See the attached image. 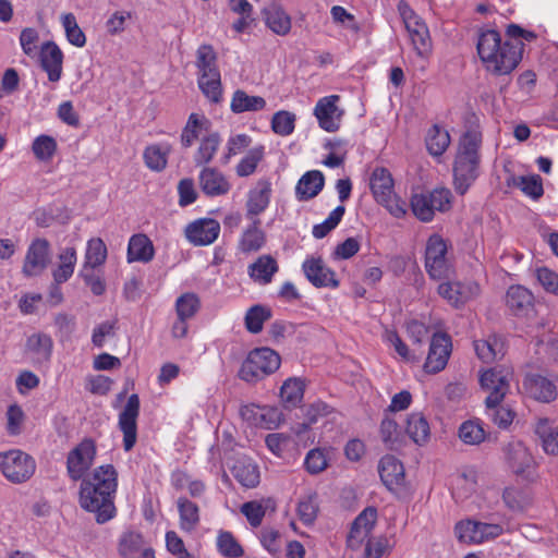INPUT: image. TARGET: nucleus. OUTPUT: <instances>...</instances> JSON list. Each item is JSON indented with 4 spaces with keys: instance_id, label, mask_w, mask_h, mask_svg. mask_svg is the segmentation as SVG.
<instances>
[{
    "instance_id": "f257e3e1",
    "label": "nucleus",
    "mask_w": 558,
    "mask_h": 558,
    "mask_svg": "<svg viewBox=\"0 0 558 558\" xmlns=\"http://www.w3.org/2000/svg\"><path fill=\"white\" fill-rule=\"evenodd\" d=\"M117 492L118 471L112 464L99 465L81 480L80 507L93 513L98 524H105L117 517Z\"/></svg>"
},
{
    "instance_id": "f03ea898",
    "label": "nucleus",
    "mask_w": 558,
    "mask_h": 558,
    "mask_svg": "<svg viewBox=\"0 0 558 558\" xmlns=\"http://www.w3.org/2000/svg\"><path fill=\"white\" fill-rule=\"evenodd\" d=\"M524 44L511 40L502 41L495 29L480 33L476 49L484 68L495 75L511 73L522 59Z\"/></svg>"
},
{
    "instance_id": "7ed1b4c3",
    "label": "nucleus",
    "mask_w": 558,
    "mask_h": 558,
    "mask_svg": "<svg viewBox=\"0 0 558 558\" xmlns=\"http://www.w3.org/2000/svg\"><path fill=\"white\" fill-rule=\"evenodd\" d=\"M481 145L482 132L477 126L469 129L460 138L453 165L454 190L460 195H464L478 177Z\"/></svg>"
},
{
    "instance_id": "20e7f679",
    "label": "nucleus",
    "mask_w": 558,
    "mask_h": 558,
    "mask_svg": "<svg viewBox=\"0 0 558 558\" xmlns=\"http://www.w3.org/2000/svg\"><path fill=\"white\" fill-rule=\"evenodd\" d=\"M369 190L374 201L395 218H404L408 204L395 191V180L389 169L376 167L369 175Z\"/></svg>"
},
{
    "instance_id": "39448f33",
    "label": "nucleus",
    "mask_w": 558,
    "mask_h": 558,
    "mask_svg": "<svg viewBox=\"0 0 558 558\" xmlns=\"http://www.w3.org/2000/svg\"><path fill=\"white\" fill-rule=\"evenodd\" d=\"M280 365L281 357L275 350L267 347L256 348L242 362L238 376L245 383L255 384L277 372Z\"/></svg>"
},
{
    "instance_id": "423d86ee",
    "label": "nucleus",
    "mask_w": 558,
    "mask_h": 558,
    "mask_svg": "<svg viewBox=\"0 0 558 558\" xmlns=\"http://www.w3.org/2000/svg\"><path fill=\"white\" fill-rule=\"evenodd\" d=\"M398 12L409 33L411 44L416 54L427 58L432 53L433 43L426 23L421 19L405 0L397 4Z\"/></svg>"
},
{
    "instance_id": "0eeeda50",
    "label": "nucleus",
    "mask_w": 558,
    "mask_h": 558,
    "mask_svg": "<svg viewBox=\"0 0 558 558\" xmlns=\"http://www.w3.org/2000/svg\"><path fill=\"white\" fill-rule=\"evenodd\" d=\"M447 254V241L438 233L432 234L426 241L424 255V266L430 279H448L453 274V266Z\"/></svg>"
},
{
    "instance_id": "6e6552de",
    "label": "nucleus",
    "mask_w": 558,
    "mask_h": 558,
    "mask_svg": "<svg viewBox=\"0 0 558 558\" xmlns=\"http://www.w3.org/2000/svg\"><path fill=\"white\" fill-rule=\"evenodd\" d=\"M35 470L36 462L28 453L20 449L0 452V471L11 483L21 484L28 481Z\"/></svg>"
},
{
    "instance_id": "1a4fd4ad",
    "label": "nucleus",
    "mask_w": 558,
    "mask_h": 558,
    "mask_svg": "<svg viewBox=\"0 0 558 558\" xmlns=\"http://www.w3.org/2000/svg\"><path fill=\"white\" fill-rule=\"evenodd\" d=\"M96 445L90 438L83 439L66 457V473L74 481L83 480L96 458Z\"/></svg>"
},
{
    "instance_id": "9d476101",
    "label": "nucleus",
    "mask_w": 558,
    "mask_h": 558,
    "mask_svg": "<svg viewBox=\"0 0 558 558\" xmlns=\"http://www.w3.org/2000/svg\"><path fill=\"white\" fill-rule=\"evenodd\" d=\"M512 371L505 367H492L480 375L481 388L488 392L485 401H504L510 390Z\"/></svg>"
},
{
    "instance_id": "9b49d317",
    "label": "nucleus",
    "mask_w": 558,
    "mask_h": 558,
    "mask_svg": "<svg viewBox=\"0 0 558 558\" xmlns=\"http://www.w3.org/2000/svg\"><path fill=\"white\" fill-rule=\"evenodd\" d=\"M452 352V342L446 332H435L429 342L428 353L424 363L427 374H437L445 369Z\"/></svg>"
},
{
    "instance_id": "f8f14e48",
    "label": "nucleus",
    "mask_w": 558,
    "mask_h": 558,
    "mask_svg": "<svg viewBox=\"0 0 558 558\" xmlns=\"http://www.w3.org/2000/svg\"><path fill=\"white\" fill-rule=\"evenodd\" d=\"M140 398L136 393L129 397L126 404L119 414L118 426L123 434V449L130 451L137 440V417L140 415Z\"/></svg>"
},
{
    "instance_id": "ddd939ff",
    "label": "nucleus",
    "mask_w": 558,
    "mask_h": 558,
    "mask_svg": "<svg viewBox=\"0 0 558 558\" xmlns=\"http://www.w3.org/2000/svg\"><path fill=\"white\" fill-rule=\"evenodd\" d=\"M377 521V510L374 507L365 508L353 521L347 538V545L352 550H360L365 547L368 539H372V532Z\"/></svg>"
},
{
    "instance_id": "4468645a",
    "label": "nucleus",
    "mask_w": 558,
    "mask_h": 558,
    "mask_svg": "<svg viewBox=\"0 0 558 558\" xmlns=\"http://www.w3.org/2000/svg\"><path fill=\"white\" fill-rule=\"evenodd\" d=\"M437 293L452 307L461 308L480 293V286L473 281H444Z\"/></svg>"
},
{
    "instance_id": "2eb2a0df",
    "label": "nucleus",
    "mask_w": 558,
    "mask_h": 558,
    "mask_svg": "<svg viewBox=\"0 0 558 558\" xmlns=\"http://www.w3.org/2000/svg\"><path fill=\"white\" fill-rule=\"evenodd\" d=\"M40 69L50 83H58L63 75L64 53L53 40L41 44L37 54Z\"/></svg>"
},
{
    "instance_id": "dca6fc26",
    "label": "nucleus",
    "mask_w": 558,
    "mask_h": 558,
    "mask_svg": "<svg viewBox=\"0 0 558 558\" xmlns=\"http://www.w3.org/2000/svg\"><path fill=\"white\" fill-rule=\"evenodd\" d=\"M339 95H329L318 99L314 108V116L318 125L326 132H336L340 128L343 111L338 108Z\"/></svg>"
},
{
    "instance_id": "f3484780",
    "label": "nucleus",
    "mask_w": 558,
    "mask_h": 558,
    "mask_svg": "<svg viewBox=\"0 0 558 558\" xmlns=\"http://www.w3.org/2000/svg\"><path fill=\"white\" fill-rule=\"evenodd\" d=\"M302 269L315 288L337 289L340 286L336 272L320 257H307L302 264Z\"/></svg>"
},
{
    "instance_id": "a211bd4d",
    "label": "nucleus",
    "mask_w": 558,
    "mask_h": 558,
    "mask_svg": "<svg viewBox=\"0 0 558 558\" xmlns=\"http://www.w3.org/2000/svg\"><path fill=\"white\" fill-rule=\"evenodd\" d=\"M50 244L46 239H35L29 244L24 264L23 274L27 277H33L41 274L48 265Z\"/></svg>"
},
{
    "instance_id": "6ab92c4d",
    "label": "nucleus",
    "mask_w": 558,
    "mask_h": 558,
    "mask_svg": "<svg viewBox=\"0 0 558 558\" xmlns=\"http://www.w3.org/2000/svg\"><path fill=\"white\" fill-rule=\"evenodd\" d=\"M220 233V225L213 218H201L187 225L186 239L195 246H206L214 243Z\"/></svg>"
},
{
    "instance_id": "aec40b11",
    "label": "nucleus",
    "mask_w": 558,
    "mask_h": 558,
    "mask_svg": "<svg viewBox=\"0 0 558 558\" xmlns=\"http://www.w3.org/2000/svg\"><path fill=\"white\" fill-rule=\"evenodd\" d=\"M198 184L202 192L209 197L227 195L232 187L223 172L215 167H203L198 173Z\"/></svg>"
},
{
    "instance_id": "412c9836",
    "label": "nucleus",
    "mask_w": 558,
    "mask_h": 558,
    "mask_svg": "<svg viewBox=\"0 0 558 558\" xmlns=\"http://www.w3.org/2000/svg\"><path fill=\"white\" fill-rule=\"evenodd\" d=\"M271 182L269 179H259L247 193L246 217L248 219H259L269 206L271 199Z\"/></svg>"
},
{
    "instance_id": "4be33fe9",
    "label": "nucleus",
    "mask_w": 558,
    "mask_h": 558,
    "mask_svg": "<svg viewBox=\"0 0 558 558\" xmlns=\"http://www.w3.org/2000/svg\"><path fill=\"white\" fill-rule=\"evenodd\" d=\"M211 128V121L204 113L192 112L180 134L182 148H190L203 135L213 133Z\"/></svg>"
},
{
    "instance_id": "5701e85b",
    "label": "nucleus",
    "mask_w": 558,
    "mask_h": 558,
    "mask_svg": "<svg viewBox=\"0 0 558 558\" xmlns=\"http://www.w3.org/2000/svg\"><path fill=\"white\" fill-rule=\"evenodd\" d=\"M526 393L541 402H550L557 397L556 385L548 378L538 374H529L523 380Z\"/></svg>"
},
{
    "instance_id": "b1692460",
    "label": "nucleus",
    "mask_w": 558,
    "mask_h": 558,
    "mask_svg": "<svg viewBox=\"0 0 558 558\" xmlns=\"http://www.w3.org/2000/svg\"><path fill=\"white\" fill-rule=\"evenodd\" d=\"M173 150L169 142H159L147 145L143 150V161L147 169L153 172H162Z\"/></svg>"
},
{
    "instance_id": "393cba45",
    "label": "nucleus",
    "mask_w": 558,
    "mask_h": 558,
    "mask_svg": "<svg viewBox=\"0 0 558 558\" xmlns=\"http://www.w3.org/2000/svg\"><path fill=\"white\" fill-rule=\"evenodd\" d=\"M378 473L384 485L390 490L401 486L404 482L403 464L391 454H386L380 459Z\"/></svg>"
},
{
    "instance_id": "a878e982",
    "label": "nucleus",
    "mask_w": 558,
    "mask_h": 558,
    "mask_svg": "<svg viewBox=\"0 0 558 558\" xmlns=\"http://www.w3.org/2000/svg\"><path fill=\"white\" fill-rule=\"evenodd\" d=\"M325 185V177L319 170L305 172L295 185V197L299 202H307L317 196Z\"/></svg>"
},
{
    "instance_id": "bb28decb",
    "label": "nucleus",
    "mask_w": 558,
    "mask_h": 558,
    "mask_svg": "<svg viewBox=\"0 0 558 558\" xmlns=\"http://www.w3.org/2000/svg\"><path fill=\"white\" fill-rule=\"evenodd\" d=\"M155 256V247L151 240L144 233L133 234L128 243V263H149Z\"/></svg>"
},
{
    "instance_id": "cd10ccee",
    "label": "nucleus",
    "mask_w": 558,
    "mask_h": 558,
    "mask_svg": "<svg viewBox=\"0 0 558 558\" xmlns=\"http://www.w3.org/2000/svg\"><path fill=\"white\" fill-rule=\"evenodd\" d=\"M265 25L276 35L286 36L292 27L291 16L280 7L272 4L263 10Z\"/></svg>"
},
{
    "instance_id": "c85d7f7f",
    "label": "nucleus",
    "mask_w": 558,
    "mask_h": 558,
    "mask_svg": "<svg viewBox=\"0 0 558 558\" xmlns=\"http://www.w3.org/2000/svg\"><path fill=\"white\" fill-rule=\"evenodd\" d=\"M221 145V136L217 131L203 135L193 155L195 166L207 167L215 158Z\"/></svg>"
},
{
    "instance_id": "c756f323",
    "label": "nucleus",
    "mask_w": 558,
    "mask_h": 558,
    "mask_svg": "<svg viewBox=\"0 0 558 558\" xmlns=\"http://www.w3.org/2000/svg\"><path fill=\"white\" fill-rule=\"evenodd\" d=\"M279 270L277 260L268 254L259 256L248 266L247 272L251 279L259 284H268Z\"/></svg>"
},
{
    "instance_id": "7c9ffc66",
    "label": "nucleus",
    "mask_w": 558,
    "mask_h": 558,
    "mask_svg": "<svg viewBox=\"0 0 558 558\" xmlns=\"http://www.w3.org/2000/svg\"><path fill=\"white\" fill-rule=\"evenodd\" d=\"M266 106L267 102L264 97L248 95L243 89L234 90L230 101V110L235 114L263 111Z\"/></svg>"
},
{
    "instance_id": "2f4dec72",
    "label": "nucleus",
    "mask_w": 558,
    "mask_h": 558,
    "mask_svg": "<svg viewBox=\"0 0 558 558\" xmlns=\"http://www.w3.org/2000/svg\"><path fill=\"white\" fill-rule=\"evenodd\" d=\"M232 474L234 478L246 488L256 487L260 481L258 465L247 458H240L234 462Z\"/></svg>"
},
{
    "instance_id": "473e14b6",
    "label": "nucleus",
    "mask_w": 558,
    "mask_h": 558,
    "mask_svg": "<svg viewBox=\"0 0 558 558\" xmlns=\"http://www.w3.org/2000/svg\"><path fill=\"white\" fill-rule=\"evenodd\" d=\"M252 223L244 229L239 240V250L242 253L259 251L266 243V234L260 228L259 219H251Z\"/></svg>"
},
{
    "instance_id": "72a5a7b5",
    "label": "nucleus",
    "mask_w": 558,
    "mask_h": 558,
    "mask_svg": "<svg viewBox=\"0 0 558 558\" xmlns=\"http://www.w3.org/2000/svg\"><path fill=\"white\" fill-rule=\"evenodd\" d=\"M177 506L180 529L186 533L193 532L201 521L198 506L186 497H180L177 501Z\"/></svg>"
},
{
    "instance_id": "f704fd0d",
    "label": "nucleus",
    "mask_w": 558,
    "mask_h": 558,
    "mask_svg": "<svg viewBox=\"0 0 558 558\" xmlns=\"http://www.w3.org/2000/svg\"><path fill=\"white\" fill-rule=\"evenodd\" d=\"M533 302V294L522 286H511L507 291L506 304L515 315L527 312L532 308Z\"/></svg>"
},
{
    "instance_id": "c9c22d12",
    "label": "nucleus",
    "mask_w": 558,
    "mask_h": 558,
    "mask_svg": "<svg viewBox=\"0 0 558 558\" xmlns=\"http://www.w3.org/2000/svg\"><path fill=\"white\" fill-rule=\"evenodd\" d=\"M215 545L223 558H242L245 554L243 546L231 531L219 530Z\"/></svg>"
},
{
    "instance_id": "e433bc0d",
    "label": "nucleus",
    "mask_w": 558,
    "mask_h": 558,
    "mask_svg": "<svg viewBox=\"0 0 558 558\" xmlns=\"http://www.w3.org/2000/svg\"><path fill=\"white\" fill-rule=\"evenodd\" d=\"M474 350L477 357L484 363H492L505 354L504 342L496 336L488 337L487 339L475 340Z\"/></svg>"
},
{
    "instance_id": "4c0bfd02",
    "label": "nucleus",
    "mask_w": 558,
    "mask_h": 558,
    "mask_svg": "<svg viewBox=\"0 0 558 558\" xmlns=\"http://www.w3.org/2000/svg\"><path fill=\"white\" fill-rule=\"evenodd\" d=\"M107 246L101 238H92L87 241L83 269L94 270L106 263Z\"/></svg>"
},
{
    "instance_id": "58836bf2",
    "label": "nucleus",
    "mask_w": 558,
    "mask_h": 558,
    "mask_svg": "<svg viewBox=\"0 0 558 558\" xmlns=\"http://www.w3.org/2000/svg\"><path fill=\"white\" fill-rule=\"evenodd\" d=\"M407 433L416 445H424L430 436V428L425 416L420 412L411 413L407 422Z\"/></svg>"
},
{
    "instance_id": "ea45409f",
    "label": "nucleus",
    "mask_w": 558,
    "mask_h": 558,
    "mask_svg": "<svg viewBox=\"0 0 558 558\" xmlns=\"http://www.w3.org/2000/svg\"><path fill=\"white\" fill-rule=\"evenodd\" d=\"M58 258V267L52 271L53 280L57 282H66L73 276L77 262L75 247L63 248Z\"/></svg>"
},
{
    "instance_id": "a19ab883",
    "label": "nucleus",
    "mask_w": 558,
    "mask_h": 558,
    "mask_svg": "<svg viewBox=\"0 0 558 558\" xmlns=\"http://www.w3.org/2000/svg\"><path fill=\"white\" fill-rule=\"evenodd\" d=\"M427 151L434 157H440L450 145V135L447 130L434 124L426 134Z\"/></svg>"
},
{
    "instance_id": "79ce46f5",
    "label": "nucleus",
    "mask_w": 558,
    "mask_h": 558,
    "mask_svg": "<svg viewBox=\"0 0 558 558\" xmlns=\"http://www.w3.org/2000/svg\"><path fill=\"white\" fill-rule=\"evenodd\" d=\"M501 402L502 401H485L486 415L499 428L508 429L517 414L511 408L502 405Z\"/></svg>"
},
{
    "instance_id": "37998d69",
    "label": "nucleus",
    "mask_w": 558,
    "mask_h": 558,
    "mask_svg": "<svg viewBox=\"0 0 558 558\" xmlns=\"http://www.w3.org/2000/svg\"><path fill=\"white\" fill-rule=\"evenodd\" d=\"M26 349L38 362H47L50 360L53 349V341L46 333H35L28 337Z\"/></svg>"
},
{
    "instance_id": "c03bdc74",
    "label": "nucleus",
    "mask_w": 558,
    "mask_h": 558,
    "mask_svg": "<svg viewBox=\"0 0 558 558\" xmlns=\"http://www.w3.org/2000/svg\"><path fill=\"white\" fill-rule=\"evenodd\" d=\"M536 435L541 438L542 447L547 454H558V425L551 427L548 418L538 420L535 427Z\"/></svg>"
},
{
    "instance_id": "a18cd8bd",
    "label": "nucleus",
    "mask_w": 558,
    "mask_h": 558,
    "mask_svg": "<svg viewBox=\"0 0 558 558\" xmlns=\"http://www.w3.org/2000/svg\"><path fill=\"white\" fill-rule=\"evenodd\" d=\"M305 384L302 379L292 377L284 380L280 388V398L286 408H295L304 397Z\"/></svg>"
},
{
    "instance_id": "49530a36",
    "label": "nucleus",
    "mask_w": 558,
    "mask_h": 558,
    "mask_svg": "<svg viewBox=\"0 0 558 558\" xmlns=\"http://www.w3.org/2000/svg\"><path fill=\"white\" fill-rule=\"evenodd\" d=\"M196 68L198 76L220 73L217 64V54L210 45H201L196 51Z\"/></svg>"
},
{
    "instance_id": "de8ad7c7",
    "label": "nucleus",
    "mask_w": 558,
    "mask_h": 558,
    "mask_svg": "<svg viewBox=\"0 0 558 558\" xmlns=\"http://www.w3.org/2000/svg\"><path fill=\"white\" fill-rule=\"evenodd\" d=\"M318 511V495L316 492H310L300 498L296 506V513L299 520L304 525H312L317 518Z\"/></svg>"
},
{
    "instance_id": "09e8293b",
    "label": "nucleus",
    "mask_w": 558,
    "mask_h": 558,
    "mask_svg": "<svg viewBox=\"0 0 558 558\" xmlns=\"http://www.w3.org/2000/svg\"><path fill=\"white\" fill-rule=\"evenodd\" d=\"M265 156V147L263 145L251 148L244 157L240 159L235 167V173L240 178H246L252 175L259 162Z\"/></svg>"
},
{
    "instance_id": "8fccbe9b",
    "label": "nucleus",
    "mask_w": 558,
    "mask_h": 558,
    "mask_svg": "<svg viewBox=\"0 0 558 558\" xmlns=\"http://www.w3.org/2000/svg\"><path fill=\"white\" fill-rule=\"evenodd\" d=\"M197 85L208 101L219 104L222 100L221 74L197 77Z\"/></svg>"
},
{
    "instance_id": "3c124183",
    "label": "nucleus",
    "mask_w": 558,
    "mask_h": 558,
    "mask_svg": "<svg viewBox=\"0 0 558 558\" xmlns=\"http://www.w3.org/2000/svg\"><path fill=\"white\" fill-rule=\"evenodd\" d=\"M270 308L259 304L253 305L246 311L244 317L245 328L248 332L256 335L263 330L265 322L270 319Z\"/></svg>"
},
{
    "instance_id": "603ef678",
    "label": "nucleus",
    "mask_w": 558,
    "mask_h": 558,
    "mask_svg": "<svg viewBox=\"0 0 558 558\" xmlns=\"http://www.w3.org/2000/svg\"><path fill=\"white\" fill-rule=\"evenodd\" d=\"M58 149L54 137L40 134L33 141L32 151L38 161L47 162L53 158Z\"/></svg>"
},
{
    "instance_id": "864d4df0",
    "label": "nucleus",
    "mask_w": 558,
    "mask_h": 558,
    "mask_svg": "<svg viewBox=\"0 0 558 558\" xmlns=\"http://www.w3.org/2000/svg\"><path fill=\"white\" fill-rule=\"evenodd\" d=\"M459 437L466 445H480L486 438V432L480 420H469L459 427Z\"/></svg>"
},
{
    "instance_id": "5fc2aeb1",
    "label": "nucleus",
    "mask_w": 558,
    "mask_h": 558,
    "mask_svg": "<svg viewBox=\"0 0 558 558\" xmlns=\"http://www.w3.org/2000/svg\"><path fill=\"white\" fill-rule=\"evenodd\" d=\"M61 23L64 28L66 40L77 47L82 48L86 45V36L82 28L78 26L76 17L73 13H64L61 15Z\"/></svg>"
},
{
    "instance_id": "6e6d98bb",
    "label": "nucleus",
    "mask_w": 558,
    "mask_h": 558,
    "mask_svg": "<svg viewBox=\"0 0 558 558\" xmlns=\"http://www.w3.org/2000/svg\"><path fill=\"white\" fill-rule=\"evenodd\" d=\"M174 307L178 317L192 319L201 308V299L194 292H185L177 299Z\"/></svg>"
},
{
    "instance_id": "4d7b16f0",
    "label": "nucleus",
    "mask_w": 558,
    "mask_h": 558,
    "mask_svg": "<svg viewBox=\"0 0 558 558\" xmlns=\"http://www.w3.org/2000/svg\"><path fill=\"white\" fill-rule=\"evenodd\" d=\"M240 414L243 420L250 422L251 424L260 425L263 427L270 429L271 426L268 423H266V417L276 416L277 411L274 409L259 408L254 404H247L241 407Z\"/></svg>"
},
{
    "instance_id": "13d9d810",
    "label": "nucleus",
    "mask_w": 558,
    "mask_h": 558,
    "mask_svg": "<svg viewBox=\"0 0 558 558\" xmlns=\"http://www.w3.org/2000/svg\"><path fill=\"white\" fill-rule=\"evenodd\" d=\"M457 538L468 545H480V521L462 520L454 526Z\"/></svg>"
},
{
    "instance_id": "bf43d9fd",
    "label": "nucleus",
    "mask_w": 558,
    "mask_h": 558,
    "mask_svg": "<svg viewBox=\"0 0 558 558\" xmlns=\"http://www.w3.org/2000/svg\"><path fill=\"white\" fill-rule=\"evenodd\" d=\"M507 457L509 465L515 474H522L532 459L521 442L510 444L507 448Z\"/></svg>"
},
{
    "instance_id": "052dcab7",
    "label": "nucleus",
    "mask_w": 558,
    "mask_h": 558,
    "mask_svg": "<svg viewBox=\"0 0 558 558\" xmlns=\"http://www.w3.org/2000/svg\"><path fill=\"white\" fill-rule=\"evenodd\" d=\"M345 214V207L338 205L332 209L328 217L320 223L313 227L312 234L315 239L325 238L330 231H332L342 220Z\"/></svg>"
},
{
    "instance_id": "680f3d73",
    "label": "nucleus",
    "mask_w": 558,
    "mask_h": 558,
    "mask_svg": "<svg viewBox=\"0 0 558 558\" xmlns=\"http://www.w3.org/2000/svg\"><path fill=\"white\" fill-rule=\"evenodd\" d=\"M295 129V114L280 110L274 113L271 118V130L274 133L280 136H289L294 132Z\"/></svg>"
},
{
    "instance_id": "e2e57ef3",
    "label": "nucleus",
    "mask_w": 558,
    "mask_h": 558,
    "mask_svg": "<svg viewBox=\"0 0 558 558\" xmlns=\"http://www.w3.org/2000/svg\"><path fill=\"white\" fill-rule=\"evenodd\" d=\"M413 215L422 222H430L435 216V209L430 206L424 193H414L410 198Z\"/></svg>"
},
{
    "instance_id": "0e129e2a",
    "label": "nucleus",
    "mask_w": 558,
    "mask_h": 558,
    "mask_svg": "<svg viewBox=\"0 0 558 558\" xmlns=\"http://www.w3.org/2000/svg\"><path fill=\"white\" fill-rule=\"evenodd\" d=\"M251 143L252 137L244 133L230 136L226 143L225 154L221 158V162L227 165L232 157L241 154L251 145Z\"/></svg>"
},
{
    "instance_id": "69168bd1",
    "label": "nucleus",
    "mask_w": 558,
    "mask_h": 558,
    "mask_svg": "<svg viewBox=\"0 0 558 558\" xmlns=\"http://www.w3.org/2000/svg\"><path fill=\"white\" fill-rule=\"evenodd\" d=\"M20 46L22 48V51L27 57L34 59L37 57L39 50H38V44H39V33L34 27H25L21 31L20 37H19Z\"/></svg>"
},
{
    "instance_id": "338daca9",
    "label": "nucleus",
    "mask_w": 558,
    "mask_h": 558,
    "mask_svg": "<svg viewBox=\"0 0 558 558\" xmlns=\"http://www.w3.org/2000/svg\"><path fill=\"white\" fill-rule=\"evenodd\" d=\"M7 433L10 436H17L22 433L23 424L25 422V413L21 405L14 403L9 405L7 413Z\"/></svg>"
},
{
    "instance_id": "774afa93",
    "label": "nucleus",
    "mask_w": 558,
    "mask_h": 558,
    "mask_svg": "<svg viewBox=\"0 0 558 558\" xmlns=\"http://www.w3.org/2000/svg\"><path fill=\"white\" fill-rule=\"evenodd\" d=\"M424 194L435 211L445 213L451 208L452 194L450 190L438 187Z\"/></svg>"
}]
</instances>
